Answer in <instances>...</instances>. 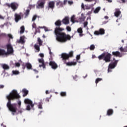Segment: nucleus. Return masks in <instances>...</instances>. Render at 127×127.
<instances>
[{"instance_id":"obj_40","label":"nucleus","mask_w":127,"mask_h":127,"mask_svg":"<svg viewBox=\"0 0 127 127\" xmlns=\"http://www.w3.org/2000/svg\"><path fill=\"white\" fill-rule=\"evenodd\" d=\"M66 29L67 31H71V27L69 26H67L66 27Z\"/></svg>"},{"instance_id":"obj_9","label":"nucleus","mask_w":127,"mask_h":127,"mask_svg":"<svg viewBox=\"0 0 127 127\" xmlns=\"http://www.w3.org/2000/svg\"><path fill=\"white\" fill-rule=\"evenodd\" d=\"M7 47V55L8 54H11L12 53H13V48H12V46L11 45L8 44L6 45Z\"/></svg>"},{"instance_id":"obj_52","label":"nucleus","mask_w":127,"mask_h":127,"mask_svg":"<svg viewBox=\"0 0 127 127\" xmlns=\"http://www.w3.org/2000/svg\"><path fill=\"white\" fill-rule=\"evenodd\" d=\"M18 105H19V108H20V106H21V101H19L18 102Z\"/></svg>"},{"instance_id":"obj_24","label":"nucleus","mask_w":127,"mask_h":127,"mask_svg":"<svg viewBox=\"0 0 127 127\" xmlns=\"http://www.w3.org/2000/svg\"><path fill=\"white\" fill-rule=\"evenodd\" d=\"M113 114H114V110H113V109H109L107 111V116H112Z\"/></svg>"},{"instance_id":"obj_39","label":"nucleus","mask_w":127,"mask_h":127,"mask_svg":"<svg viewBox=\"0 0 127 127\" xmlns=\"http://www.w3.org/2000/svg\"><path fill=\"white\" fill-rule=\"evenodd\" d=\"M95 46L94 45H91L89 48L90 50H95Z\"/></svg>"},{"instance_id":"obj_26","label":"nucleus","mask_w":127,"mask_h":127,"mask_svg":"<svg viewBox=\"0 0 127 127\" xmlns=\"http://www.w3.org/2000/svg\"><path fill=\"white\" fill-rule=\"evenodd\" d=\"M86 19V17H85V15L83 13L81 14V16L79 18V20L80 21H84Z\"/></svg>"},{"instance_id":"obj_23","label":"nucleus","mask_w":127,"mask_h":127,"mask_svg":"<svg viewBox=\"0 0 127 127\" xmlns=\"http://www.w3.org/2000/svg\"><path fill=\"white\" fill-rule=\"evenodd\" d=\"M22 92L23 93V97H26V96L28 95V90H26L25 88L22 89Z\"/></svg>"},{"instance_id":"obj_35","label":"nucleus","mask_w":127,"mask_h":127,"mask_svg":"<svg viewBox=\"0 0 127 127\" xmlns=\"http://www.w3.org/2000/svg\"><path fill=\"white\" fill-rule=\"evenodd\" d=\"M60 95L62 97H66L67 95L66 92H61Z\"/></svg>"},{"instance_id":"obj_51","label":"nucleus","mask_w":127,"mask_h":127,"mask_svg":"<svg viewBox=\"0 0 127 127\" xmlns=\"http://www.w3.org/2000/svg\"><path fill=\"white\" fill-rule=\"evenodd\" d=\"M67 2H68V0H64L63 4L65 5L67 3Z\"/></svg>"},{"instance_id":"obj_30","label":"nucleus","mask_w":127,"mask_h":127,"mask_svg":"<svg viewBox=\"0 0 127 127\" xmlns=\"http://www.w3.org/2000/svg\"><path fill=\"white\" fill-rule=\"evenodd\" d=\"M25 28H24V26H22L20 27V33L21 34H22L24 32Z\"/></svg>"},{"instance_id":"obj_22","label":"nucleus","mask_w":127,"mask_h":127,"mask_svg":"<svg viewBox=\"0 0 127 127\" xmlns=\"http://www.w3.org/2000/svg\"><path fill=\"white\" fill-rule=\"evenodd\" d=\"M56 5L58 7H63V2L60 0L58 1L56 3Z\"/></svg>"},{"instance_id":"obj_21","label":"nucleus","mask_w":127,"mask_h":127,"mask_svg":"<svg viewBox=\"0 0 127 127\" xmlns=\"http://www.w3.org/2000/svg\"><path fill=\"white\" fill-rule=\"evenodd\" d=\"M66 64L67 66H75V65H77V62H68Z\"/></svg>"},{"instance_id":"obj_50","label":"nucleus","mask_w":127,"mask_h":127,"mask_svg":"<svg viewBox=\"0 0 127 127\" xmlns=\"http://www.w3.org/2000/svg\"><path fill=\"white\" fill-rule=\"evenodd\" d=\"M32 28H36V24H35V23H34L32 24Z\"/></svg>"},{"instance_id":"obj_62","label":"nucleus","mask_w":127,"mask_h":127,"mask_svg":"<svg viewBox=\"0 0 127 127\" xmlns=\"http://www.w3.org/2000/svg\"><path fill=\"white\" fill-rule=\"evenodd\" d=\"M46 94H49V91L48 90L46 91Z\"/></svg>"},{"instance_id":"obj_41","label":"nucleus","mask_w":127,"mask_h":127,"mask_svg":"<svg viewBox=\"0 0 127 127\" xmlns=\"http://www.w3.org/2000/svg\"><path fill=\"white\" fill-rule=\"evenodd\" d=\"M84 27H87L88 26V21L84 22L83 23Z\"/></svg>"},{"instance_id":"obj_37","label":"nucleus","mask_w":127,"mask_h":127,"mask_svg":"<svg viewBox=\"0 0 127 127\" xmlns=\"http://www.w3.org/2000/svg\"><path fill=\"white\" fill-rule=\"evenodd\" d=\"M102 80H103V79H102V78H97L95 81L96 84H98L99 83V82L102 81Z\"/></svg>"},{"instance_id":"obj_1","label":"nucleus","mask_w":127,"mask_h":127,"mask_svg":"<svg viewBox=\"0 0 127 127\" xmlns=\"http://www.w3.org/2000/svg\"><path fill=\"white\" fill-rule=\"evenodd\" d=\"M55 24L56 26H57L54 30V33L56 36L57 41L62 43H65V42L71 40V36L70 35L66 34V33L62 32L64 31L65 29L60 27L62 25V21L61 20H58L55 22Z\"/></svg>"},{"instance_id":"obj_61","label":"nucleus","mask_w":127,"mask_h":127,"mask_svg":"<svg viewBox=\"0 0 127 127\" xmlns=\"http://www.w3.org/2000/svg\"><path fill=\"white\" fill-rule=\"evenodd\" d=\"M121 0L122 1L123 3H125L126 2V0Z\"/></svg>"},{"instance_id":"obj_57","label":"nucleus","mask_w":127,"mask_h":127,"mask_svg":"<svg viewBox=\"0 0 127 127\" xmlns=\"http://www.w3.org/2000/svg\"><path fill=\"white\" fill-rule=\"evenodd\" d=\"M84 36V34H83V33H79V36L80 37H82V36Z\"/></svg>"},{"instance_id":"obj_60","label":"nucleus","mask_w":127,"mask_h":127,"mask_svg":"<svg viewBox=\"0 0 127 127\" xmlns=\"http://www.w3.org/2000/svg\"><path fill=\"white\" fill-rule=\"evenodd\" d=\"M85 1H88V2H91L92 1V0H85Z\"/></svg>"},{"instance_id":"obj_29","label":"nucleus","mask_w":127,"mask_h":127,"mask_svg":"<svg viewBox=\"0 0 127 127\" xmlns=\"http://www.w3.org/2000/svg\"><path fill=\"white\" fill-rule=\"evenodd\" d=\"M101 10V7H97L94 11V13H98Z\"/></svg>"},{"instance_id":"obj_20","label":"nucleus","mask_w":127,"mask_h":127,"mask_svg":"<svg viewBox=\"0 0 127 127\" xmlns=\"http://www.w3.org/2000/svg\"><path fill=\"white\" fill-rule=\"evenodd\" d=\"M7 55V53L5 52V50L0 49V56H4Z\"/></svg>"},{"instance_id":"obj_16","label":"nucleus","mask_w":127,"mask_h":127,"mask_svg":"<svg viewBox=\"0 0 127 127\" xmlns=\"http://www.w3.org/2000/svg\"><path fill=\"white\" fill-rule=\"evenodd\" d=\"M121 13H122V12L121 10H120L119 8H117L115 9V12L114 13V15L116 17H119L120 15H121Z\"/></svg>"},{"instance_id":"obj_63","label":"nucleus","mask_w":127,"mask_h":127,"mask_svg":"<svg viewBox=\"0 0 127 127\" xmlns=\"http://www.w3.org/2000/svg\"><path fill=\"white\" fill-rule=\"evenodd\" d=\"M18 113H20V114H21V113H22V111L21 110V109L19 110Z\"/></svg>"},{"instance_id":"obj_58","label":"nucleus","mask_w":127,"mask_h":127,"mask_svg":"<svg viewBox=\"0 0 127 127\" xmlns=\"http://www.w3.org/2000/svg\"><path fill=\"white\" fill-rule=\"evenodd\" d=\"M33 71H34V72H35V73H38V70H37L36 69H33Z\"/></svg>"},{"instance_id":"obj_8","label":"nucleus","mask_w":127,"mask_h":127,"mask_svg":"<svg viewBox=\"0 0 127 127\" xmlns=\"http://www.w3.org/2000/svg\"><path fill=\"white\" fill-rule=\"evenodd\" d=\"M54 7H55V2L54 1H49L48 4V10H49L50 9L53 10Z\"/></svg>"},{"instance_id":"obj_31","label":"nucleus","mask_w":127,"mask_h":127,"mask_svg":"<svg viewBox=\"0 0 127 127\" xmlns=\"http://www.w3.org/2000/svg\"><path fill=\"white\" fill-rule=\"evenodd\" d=\"M38 42L40 46H41L42 45V43H43V42L42 41V40H41V39H40V38H38Z\"/></svg>"},{"instance_id":"obj_7","label":"nucleus","mask_w":127,"mask_h":127,"mask_svg":"<svg viewBox=\"0 0 127 127\" xmlns=\"http://www.w3.org/2000/svg\"><path fill=\"white\" fill-rule=\"evenodd\" d=\"M113 61H114L112 64H110L109 65V68L108 69V72H111V69H114L118 65V62L119 60H116L115 58H113Z\"/></svg>"},{"instance_id":"obj_36","label":"nucleus","mask_w":127,"mask_h":127,"mask_svg":"<svg viewBox=\"0 0 127 127\" xmlns=\"http://www.w3.org/2000/svg\"><path fill=\"white\" fill-rule=\"evenodd\" d=\"M12 73L13 75H18V74H19V71H18V70H13Z\"/></svg>"},{"instance_id":"obj_4","label":"nucleus","mask_w":127,"mask_h":127,"mask_svg":"<svg viewBox=\"0 0 127 127\" xmlns=\"http://www.w3.org/2000/svg\"><path fill=\"white\" fill-rule=\"evenodd\" d=\"M24 103L26 104H28L26 107L27 111H30L31 109H32V110H34V104H33L31 100L29 99H25L24 100Z\"/></svg>"},{"instance_id":"obj_55","label":"nucleus","mask_w":127,"mask_h":127,"mask_svg":"<svg viewBox=\"0 0 127 127\" xmlns=\"http://www.w3.org/2000/svg\"><path fill=\"white\" fill-rule=\"evenodd\" d=\"M3 88H4V85H0V89H3Z\"/></svg>"},{"instance_id":"obj_48","label":"nucleus","mask_w":127,"mask_h":127,"mask_svg":"<svg viewBox=\"0 0 127 127\" xmlns=\"http://www.w3.org/2000/svg\"><path fill=\"white\" fill-rule=\"evenodd\" d=\"M81 8H82V9H83V10H85V5H84V3H82L81 4Z\"/></svg>"},{"instance_id":"obj_11","label":"nucleus","mask_w":127,"mask_h":127,"mask_svg":"<svg viewBox=\"0 0 127 127\" xmlns=\"http://www.w3.org/2000/svg\"><path fill=\"white\" fill-rule=\"evenodd\" d=\"M37 8H44V4H45V1H39L37 2Z\"/></svg>"},{"instance_id":"obj_17","label":"nucleus","mask_w":127,"mask_h":127,"mask_svg":"<svg viewBox=\"0 0 127 127\" xmlns=\"http://www.w3.org/2000/svg\"><path fill=\"white\" fill-rule=\"evenodd\" d=\"M112 55H113V56H115L116 57H122V56L121 53L119 51L113 52Z\"/></svg>"},{"instance_id":"obj_38","label":"nucleus","mask_w":127,"mask_h":127,"mask_svg":"<svg viewBox=\"0 0 127 127\" xmlns=\"http://www.w3.org/2000/svg\"><path fill=\"white\" fill-rule=\"evenodd\" d=\"M77 32L78 33H83V29H82V28H79L77 29Z\"/></svg>"},{"instance_id":"obj_56","label":"nucleus","mask_w":127,"mask_h":127,"mask_svg":"<svg viewBox=\"0 0 127 127\" xmlns=\"http://www.w3.org/2000/svg\"><path fill=\"white\" fill-rule=\"evenodd\" d=\"M124 52H127V47L124 48Z\"/></svg>"},{"instance_id":"obj_32","label":"nucleus","mask_w":127,"mask_h":127,"mask_svg":"<svg viewBox=\"0 0 127 127\" xmlns=\"http://www.w3.org/2000/svg\"><path fill=\"white\" fill-rule=\"evenodd\" d=\"M75 19H76L75 18V15H72L70 18V21H71V22H72V23H74L75 21Z\"/></svg>"},{"instance_id":"obj_64","label":"nucleus","mask_w":127,"mask_h":127,"mask_svg":"<svg viewBox=\"0 0 127 127\" xmlns=\"http://www.w3.org/2000/svg\"><path fill=\"white\" fill-rule=\"evenodd\" d=\"M108 1V2H112L113 1L112 0H106Z\"/></svg>"},{"instance_id":"obj_19","label":"nucleus","mask_w":127,"mask_h":127,"mask_svg":"<svg viewBox=\"0 0 127 127\" xmlns=\"http://www.w3.org/2000/svg\"><path fill=\"white\" fill-rule=\"evenodd\" d=\"M25 67L28 69V70H30L32 69V65L30 63H26L25 66H24L23 69H25Z\"/></svg>"},{"instance_id":"obj_54","label":"nucleus","mask_w":127,"mask_h":127,"mask_svg":"<svg viewBox=\"0 0 127 127\" xmlns=\"http://www.w3.org/2000/svg\"><path fill=\"white\" fill-rule=\"evenodd\" d=\"M39 56L40 57H42V58H43V57H44V55L43 54L41 53V54H39Z\"/></svg>"},{"instance_id":"obj_45","label":"nucleus","mask_w":127,"mask_h":127,"mask_svg":"<svg viewBox=\"0 0 127 127\" xmlns=\"http://www.w3.org/2000/svg\"><path fill=\"white\" fill-rule=\"evenodd\" d=\"M29 8H34L35 7V5H29Z\"/></svg>"},{"instance_id":"obj_34","label":"nucleus","mask_w":127,"mask_h":127,"mask_svg":"<svg viewBox=\"0 0 127 127\" xmlns=\"http://www.w3.org/2000/svg\"><path fill=\"white\" fill-rule=\"evenodd\" d=\"M85 9H91L92 8V5H85Z\"/></svg>"},{"instance_id":"obj_53","label":"nucleus","mask_w":127,"mask_h":127,"mask_svg":"<svg viewBox=\"0 0 127 127\" xmlns=\"http://www.w3.org/2000/svg\"><path fill=\"white\" fill-rule=\"evenodd\" d=\"M68 4H70V5L73 4V2L72 1H68Z\"/></svg>"},{"instance_id":"obj_46","label":"nucleus","mask_w":127,"mask_h":127,"mask_svg":"<svg viewBox=\"0 0 127 127\" xmlns=\"http://www.w3.org/2000/svg\"><path fill=\"white\" fill-rule=\"evenodd\" d=\"M120 50L121 52H125V49H124L123 48V47H121L120 48Z\"/></svg>"},{"instance_id":"obj_13","label":"nucleus","mask_w":127,"mask_h":127,"mask_svg":"<svg viewBox=\"0 0 127 127\" xmlns=\"http://www.w3.org/2000/svg\"><path fill=\"white\" fill-rule=\"evenodd\" d=\"M49 65L52 67V69H54V70L58 68V65H57V64H56L55 62H53V61L50 62Z\"/></svg>"},{"instance_id":"obj_25","label":"nucleus","mask_w":127,"mask_h":127,"mask_svg":"<svg viewBox=\"0 0 127 127\" xmlns=\"http://www.w3.org/2000/svg\"><path fill=\"white\" fill-rule=\"evenodd\" d=\"M40 46H38L37 44L34 45V48L37 50V52H39L40 51Z\"/></svg>"},{"instance_id":"obj_12","label":"nucleus","mask_w":127,"mask_h":127,"mask_svg":"<svg viewBox=\"0 0 127 127\" xmlns=\"http://www.w3.org/2000/svg\"><path fill=\"white\" fill-rule=\"evenodd\" d=\"M105 33V30L103 28H100L99 31L94 32L95 35H103Z\"/></svg>"},{"instance_id":"obj_15","label":"nucleus","mask_w":127,"mask_h":127,"mask_svg":"<svg viewBox=\"0 0 127 127\" xmlns=\"http://www.w3.org/2000/svg\"><path fill=\"white\" fill-rule=\"evenodd\" d=\"M63 23L64 24H65V25H67L70 23V22L69 21V17L65 16L63 20L62 21Z\"/></svg>"},{"instance_id":"obj_49","label":"nucleus","mask_w":127,"mask_h":127,"mask_svg":"<svg viewBox=\"0 0 127 127\" xmlns=\"http://www.w3.org/2000/svg\"><path fill=\"white\" fill-rule=\"evenodd\" d=\"M8 37H9V38H10L11 39H12L13 38V37H12V35L10 34H8Z\"/></svg>"},{"instance_id":"obj_27","label":"nucleus","mask_w":127,"mask_h":127,"mask_svg":"<svg viewBox=\"0 0 127 127\" xmlns=\"http://www.w3.org/2000/svg\"><path fill=\"white\" fill-rule=\"evenodd\" d=\"M2 67L4 70H8V69H9V66L6 64H3Z\"/></svg>"},{"instance_id":"obj_18","label":"nucleus","mask_w":127,"mask_h":127,"mask_svg":"<svg viewBox=\"0 0 127 127\" xmlns=\"http://www.w3.org/2000/svg\"><path fill=\"white\" fill-rule=\"evenodd\" d=\"M25 38V37L24 36H21L19 40L17 41L18 43H21V44H24V43H25V41L24 40Z\"/></svg>"},{"instance_id":"obj_47","label":"nucleus","mask_w":127,"mask_h":127,"mask_svg":"<svg viewBox=\"0 0 127 127\" xmlns=\"http://www.w3.org/2000/svg\"><path fill=\"white\" fill-rule=\"evenodd\" d=\"M15 66H16V67H20V64L19 63H15Z\"/></svg>"},{"instance_id":"obj_2","label":"nucleus","mask_w":127,"mask_h":127,"mask_svg":"<svg viewBox=\"0 0 127 127\" xmlns=\"http://www.w3.org/2000/svg\"><path fill=\"white\" fill-rule=\"evenodd\" d=\"M6 98L8 100L7 103V107L9 109V110L11 112L12 115L14 116L15 113H16V104L14 103L11 104V101L16 100L17 99H20V95L17 93V91L13 90L9 94V95L6 96Z\"/></svg>"},{"instance_id":"obj_33","label":"nucleus","mask_w":127,"mask_h":127,"mask_svg":"<svg viewBox=\"0 0 127 127\" xmlns=\"http://www.w3.org/2000/svg\"><path fill=\"white\" fill-rule=\"evenodd\" d=\"M42 105H43V103H42V102H40L39 103L38 106L39 109H40V110H42L43 109Z\"/></svg>"},{"instance_id":"obj_14","label":"nucleus","mask_w":127,"mask_h":127,"mask_svg":"<svg viewBox=\"0 0 127 127\" xmlns=\"http://www.w3.org/2000/svg\"><path fill=\"white\" fill-rule=\"evenodd\" d=\"M22 13H20L19 14L17 13L15 14V20L16 22H18L21 19V15Z\"/></svg>"},{"instance_id":"obj_5","label":"nucleus","mask_w":127,"mask_h":127,"mask_svg":"<svg viewBox=\"0 0 127 127\" xmlns=\"http://www.w3.org/2000/svg\"><path fill=\"white\" fill-rule=\"evenodd\" d=\"M74 54V52L70 51L68 54L66 53H63L61 55V58H62L64 61H66V60H68L69 58L71 57H73V55Z\"/></svg>"},{"instance_id":"obj_44","label":"nucleus","mask_w":127,"mask_h":127,"mask_svg":"<svg viewBox=\"0 0 127 127\" xmlns=\"http://www.w3.org/2000/svg\"><path fill=\"white\" fill-rule=\"evenodd\" d=\"M80 58H81V56L80 55H78L76 56V60L78 61V60H80Z\"/></svg>"},{"instance_id":"obj_28","label":"nucleus","mask_w":127,"mask_h":127,"mask_svg":"<svg viewBox=\"0 0 127 127\" xmlns=\"http://www.w3.org/2000/svg\"><path fill=\"white\" fill-rule=\"evenodd\" d=\"M30 12V10L27 9L25 11V12L24 13V14L25 15V17H27L28 15H29V13Z\"/></svg>"},{"instance_id":"obj_10","label":"nucleus","mask_w":127,"mask_h":127,"mask_svg":"<svg viewBox=\"0 0 127 127\" xmlns=\"http://www.w3.org/2000/svg\"><path fill=\"white\" fill-rule=\"evenodd\" d=\"M38 62L41 64H39V67H42L43 69H45L46 68V65H45V63L44 62V60L43 59V58L39 59L38 60Z\"/></svg>"},{"instance_id":"obj_3","label":"nucleus","mask_w":127,"mask_h":127,"mask_svg":"<svg viewBox=\"0 0 127 127\" xmlns=\"http://www.w3.org/2000/svg\"><path fill=\"white\" fill-rule=\"evenodd\" d=\"M99 60H103L105 63H109L112 59V54L109 52L103 53L98 57Z\"/></svg>"},{"instance_id":"obj_6","label":"nucleus","mask_w":127,"mask_h":127,"mask_svg":"<svg viewBox=\"0 0 127 127\" xmlns=\"http://www.w3.org/2000/svg\"><path fill=\"white\" fill-rule=\"evenodd\" d=\"M5 5H6V6H8V7H11L13 11H15V10H16L18 8V3L15 2H13L10 4L8 3H6Z\"/></svg>"},{"instance_id":"obj_59","label":"nucleus","mask_w":127,"mask_h":127,"mask_svg":"<svg viewBox=\"0 0 127 127\" xmlns=\"http://www.w3.org/2000/svg\"><path fill=\"white\" fill-rule=\"evenodd\" d=\"M46 102H49V98H46Z\"/></svg>"},{"instance_id":"obj_43","label":"nucleus","mask_w":127,"mask_h":127,"mask_svg":"<svg viewBox=\"0 0 127 127\" xmlns=\"http://www.w3.org/2000/svg\"><path fill=\"white\" fill-rule=\"evenodd\" d=\"M37 17V16L36 15H34L32 18V21H35Z\"/></svg>"},{"instance_id":"obj_42","label":"nucleus","mask_w":127,"mask_h":127,"mask_svg":"<svg viewBox=\"0 0 127 127\" xmlns=\"http://www.w3.org/2000/svg\"><path fill=\"white\" fill-rule=\"evenodd\" d=\"M36 33H37L38 32L39 33H40V29H39V28H36Z\"/></svg>"}]
</instances>
